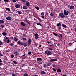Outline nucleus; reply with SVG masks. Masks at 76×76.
I'll list each match as a JSON object with an SVG mask.
<instances>
[{
  "label": "nucleus",
  "instance_id": "nucleus-30",
  "mask_svg": "<svg viewBox=\"0 0 76 76\" xmlns=\"http://www.w3.org/2000/svg\"><path fill=\"white\" fill-rule=\"evenodd\" d=\"M18 13L19 14H20V15H21V14H22V12L20 11H18Z\"/></svg>",
  "mask_w": 76,
  "mask_h": 76
},
{
  "label": "nucleus",
  "instance_id": "nucleus-47",
  "mask_svg": "<svg viewBox=\"0 0 76 76\" xmlns=\"http://www.w3.org/2000/svg\"><path fill=\"white\" fill-rule=\"evenodd\" d=\"M11 58H13V57H14V55H11Z\"/></svg>",
  "mask_w": 76,
  "mask_h": 76
},
{
  "label": "nucleus",
  "instance_id": "nucleus-45",
  "mask_svg": "<svg viewBox=\"0 0 76 76\" xmlns=\"http://www.w3.org/2000/svg\"><path fill=\"white\" fill-rule=\"evenodd\" d=\"M10 42V41H9V39H8L7 40V43L8 44Z\"/></svg>",
  "mask_w": 76,
  "mask_h": 76
},
{
  "label": "nucleus",
  "instance_id": "nucleus-62",
  "mask_svg": "<svg viewBox=\"0 0 76 76\" xmlns=\"http://www.w3.org/2000/svg\"><path fill=\"white\" fill-rule=\"evenodd\" d=\"M25 12H26V13H28V11L27 10H25Z\"/></svg>",
  "mask_w": 76,
  "mask_h": 76
},
{
  "label": "nucleus",
  "instance_id": "nucleus-3",
  "mask_svg": "<svg viewBox=\"0 0 76 76\" xmlns=\"http://www.w3.org/2000/svg\"><path fill=\"white\" fill-rule=\"evenodd\" d=\"M59 16H60L62 18H64L65 17V15H64V14L62 12H61L59 13Z\"/></svg>",
  "mask_w": 76,
  "mask_h": 76
},
{
  "label": "nucleus",
  "instance_id": "nucleus-7",
  "mask_svg": "<svg viewBox=\"0 0 76 76\" xmlns=\"http://www.w3.org/2000/svg\"><path fill=\"white\" fill-rule=\"evenodd\" d=\"M6 19L7 20H10L12 19V17L10 16H8L6 17Z\"/></svg>",
  "mask_w": 76,
  "mask_h": 76
},
{
  "label": "nucleus",
  "instance_id": "nucleus-8",
  "mask_svg": "<svg viewBox=\"0 0 76 76\" xmlns=\"http://www.w3.org/2000/svg\"><path fill=\"white\" fill-rule=\"evenodd\" d=\"M35 38V39H38V34L37 33H36L34 35Z\"/></svg>",
  "mask_w": 76,
  "mask_h": 76
},
{
  "label": "nucleus",
  "instance_id": "nucleus-53",
  "mask_svg": "<svg viewBox=\"0 0 76 76\" xmlns=\"http://www.w3.org/2000/svg\"><path fill=\"white\" fill-rule=\"evenodd\" d=\"M61 29V27H59L58 28V30H60Z\"/></svg>",
  "mask_w": 76,
  "mask_h": 76
},
{
  "label": "nucleus",
  "instance_id": "nucleus-20",
  "mask_svg": "<svg viewBox=\"0 0 76 76\" xmlns=\"http://www.w3.org/2000/svg\"><path fill=\"white\" fill-rule=\"evenodd\" d=\"M62 26L64 27V28H67V26H66L64 24H62Z\"/></svg>",
  "mask_w": 76,
  "mask_h": 76
},
{
  "label": "nucleus",
  "instance_id": "nucleus-39",
  "mask_svg": "<svg viewBox=\"0 0 76 76\" xmlns=\"http://www.w3.org/2000/svg\"><path fill=\"white\" fill-rule=\"evenodd\" d=\"M37 24L38 25H40V26H41V24L40 23H37Z\"/></svg>",
  "mask_w": 76,
  "mask_h": 76
},
{
  "label": "nucleus",
  "instance_id": "nucleus-56",
  "mask_svg": "<svg viewBox=\"0 0 76 76\" xmlns=\"http://www.w3.org/2000/svg\"><path fill=\"white\" fill-rule=\"evenodd\" d=\"M26 54H25V53L24 55H23L22 56V57H24V56H26Z\"/></svg>",
  "mask_w": 76,
  "mask_h": 76
},
{
  "label": "nucleus",
  "instance_id": "nucleus-35",
  "mask_svg": "<svg viewBox=\"0 0 76 76\" xmlns=\"http://www.w3.org/2000/svg\"><path fill=\"white\" fill-rule=\"evenodd\" d=\"M59 35H60L61 38H62L63 37V36H62V34H59Z\"/></svg>",
  "mask_w": 76,
  "mask_h": 76
},
{
  "label": "nucleus",
  "instance_id": "nucleus-38",
  "mask_svg": "<svg viewBox=\"0 0 76 76\" xmlns=\"http://www.w3.org/2000/svg\"><path fill=\"white\" fill-rule=\"evenodd\" d=\"M27 46V45L26 44V43H24V47H26Z\"/></svg>",
  "mask_w": 76,
  "mask_h": 76
},
{
  "label": "nucleus",
  "instance_id": "nucleus-63",
  "mask_svg": "<svg viewBox=\"0 0 76 76\" xmlns=\"http://www.w3.org/2000/svg\"><path fill=\"white\" fill-rule=\"evenodd\" d=\"M69 45H72V43H69Z\"/></svg>",
  "mask_w": 76,
  "mask_h": 76
},
{
  "label": "nucleus",
  "instance_id": "nucleus-5",
  "mask_svg": "<svg viewBox=\"0 0 76 76\" xmlns=\"http://www.w3.org/2000/svg\"><path fill=\"white\" fill-rule=\"evenodd\" d=\"M30 4V3L29 1H26V6H27V7H29Z\"/></svg>",
  "mask_w": 76,
  "mask_h": 76
},
{
  "label": "nucleus",
  "instance_id": "nucleus-52",
  "mask_svg": "<svg viewBox=\"0 0 76 76\" xmlns=\"http://www.w3.org/2000/svg\"><path fill=\"white\" fill-rule=\"evenodd\" d=\"M47 43H48V44H50V42H49L48 41H47Z\"/></svg>",
  "mask_w": 76,
  "mask_h": 76
},
{
  "label": "nucleus",
  "instance_id": "nucleus-21",
  "mask_svg": "<svg viewBox=\"0 0 76 76\" xmlns=\"http://www.w3.org/2000/svg\"><path fill=\"white\" fill-rule=\"evenodd\" d=\"M54 13L53 12H51L50 14V15L51 16H54Z\"/></svg>",
  "mask_w": 76,
  "mask_h": 76
},
{
  "label": "nucleus",
  "instance_id": "nucleus-10",
  "mask_svg": "<svg viewBox=\"0 0 76 76\" xmlns=\"http://www.w3.org/2000/svg\"><path fill=\"white\" fill-rule=\"evenodd\" d=\"M21 24L22 26H26V24L23 22H21Z\"/></svg>",
  "mask_w": 76,
  "mask_h": 76
},
{
  "label": "nucleus",
  "instance_id": "nucleus-15",
  "mask_svg": "<svg viewBox=\"0 0 76 76\" xmlns=\"http://www.w3.org/2000/svg\"><path fill=\"white\" fill-rule=\"evenodd\" d=\"M23 9H28V7L26 6H24L23 7Z\"/></svg>",
  "mask_w": 76,
  "mask_h": 76
},
{
  "label": "nucleus",
  "instance_id": "nucleus-60",
  "mask_svg": "<svg viewBox=\"0 0 76 76\" xmlns=\"http://www.w3.org/2000/svg\"><path fill=\"white\" fill-rule=\"evenodd\" d=\"M46 14V15H47V16H48V12H47Z\"/></svg>",
  "mask_w": 76,
  "mask_h": 76
},
{
  "label": "nucleus",
  "instance_id": "nucleus-28",
  "mask_svg": "<svg viewBox=\"0 0 76 76\" xmlns=\"http://www.w3.org/2000/svg\"><path fill=\"white\" fill-rule=\"evenodd\" d=\"M3 44V42L0 40V45H2Z\"/></svg>",
  "mask_w": 76,
  "mask_h": 76
},
{
  "label": "nucleus",
  "instance_id": "nucleus-4",
  "mask_svg": "<svg viewBox=\"0 0 76 76\" xmlns=\"http://www.w3.org/2000/svg\"><path fill=\"white\" fill-rule=\"evenodd\" d=\"M17 44H20V45H24V44L23 43V42H20V41H18L17 42Z\"/></svg>",
  "mask_w": 76,
  "mask_h": 76
},
{
  "label": "nucleus",
  "instance_id": "nucleus-58",
  "mask_svg": "<svg viewBox=\"0 0 76 76\" xmlns=\"http://www.w3.org/2000/svg\"><path fill=\"white\" fill-rule=\"evenodd\" d=\"M28 24V25H30V23L29 22H28L27 23Z\"/></svg>",
  "mask_w": 76,
  "mask_h": 76
},
{
  "label": "nucleus",
  "instance_id": "nucleus-32",
  "mask_svg": "<svg viewBox=\"0 0 76 76\" xmlns=\"http://www.w3.org/2000/svg\"><path fill=\"white\" fill-rule=\"evenodd\" d=\"M6 9L7 10H8V11H10V9H9V8H6Z\"/></svg>",
  "mask_w": 76,
  "mask_h": 76
},
{
  "label": "nucleus",
  "instance_id": "nucleus-11",
  "mask_svg": "<svg viewBox=\"0 0 76 76\" xmlns=\"http://www.w3.org/2000/svg\"><path fill=\"white\" fill-rule=\"evenodd\" d=\"M37 60L38 61H42V59L40 58H37Z\"/></svg>",
  "mask_w": 76,
  "mask_h": 76
},
{
  "label": "nucleus",
  "instance_id": "nucleus-50",
  "mask_svg": "<svg viewBox=\"0 0 76 76\" xmlns=\"http://www.w3.org/2000/svg\"><path fill=\"white\" fill-rule=\"evenodd\" d=\"M3 54L0 53V56H3Z\"/></svg>",
  "mask_w": 76,
  "mask_h": 76
},
{
  "label": "nucleus",
  "instance_id": "nucleus-43",
  "mask_svg": "<svg viewBox=\"0 0 76 76\" xmlns=\"http://www.w3.org/2000/svg\"><path fill=\"white\" fill-rule=\"evenodd\" d=\"M41 18H42L43 19H44V18H45V16H44V15H42Z\"/></svg>",
  "mask_w": 76,
  "mask_h": 76
},
{
  "label": "nucleus",
  "instance_id": "nucleus-1",
  "mask_svg": "<svg viewBox=\"0 0 76 76\" xmlns=\"http://www.w3.org/2000/svg\"><path fill=\"white\" fill-rule=\"evenodd\" d=\"M45 53L47 55H51L52 53L50 50H46L45 52Z\"/></svg>",
  "mask_w": 76,
  "mask_h": 76
},
{
  "label": "nucleus",
  "instance_id": "nucleus-23",
  "mask_svg": "<svg viewBox=\"0 0 76 76\" xmlns=\"http://www.w3.org/2000/svg\"><path fill=\"white\" fill-rule=\"evenodd\" d=\"M35 7L37 10H39V7L35 6Z\"/></svg>",
  "mask_w": 76,
  "mask_h": 76
},
{
  "label": "nucleus",
  "instance_id": "nucleus-18",
  "mask_svg": "<svg viewBox=\"0 0 76 76\" xmlns=\"http://www.w3.org/2000/svg\"><path fill=\"white\" fill-rule=\"evenodd\" d=\"M14 41H17L18 40V39L17 37H15L14 38Z\"/></svg>",
  "mask_w": 76,
  "mask_h": 76
},
{
  "label": "nucleus",
  "instance_id": "nucleus-29",
  "mask_svg": "<svg viewBox=\"0 0 76 76\" xmlns=\"http://www.w3.org/2000/svg\"><path fill=\"white\" fill-rule=\"evenodd\" d=\"M41 16H43V15H44V12L41 13Z\"/></svg>",
  "mask_w": 76,
  "mask_h": 76
},
{
  "label": "nucleus",
  "instance_id": "nucleus-27",
  "mask_svg": "<svg viewBox=\"0 0 76 76\" xmlns=\"http://www.w3.org/2000/svg\"><path fill=\"white\" fill-rule=\"evenodd\" d=\"M53 35H55V36H56V37H57V36H58L57 34H56V33H53Z\"/></svg>",
  "mask_w": 76,
  "mask_h": 76
},
{
  "label": "nucleus",
  "instance_id": "nucleus-61",
  "mask_svg": "<svg viewBox=\"0 0 76 76\" xmlns=\"http://www.w3.org/2000/svg\"><path fill=\"white\" fill-rule=\"evenodd\" d=\"M6 39H9L8 38H7V37H6Z\"/></svg>",
  "mask_w": 76,
  "mask_h": 76
},
{
  "label": "nucleus",
  "instance_id": "nucleus-6",
  "mask_svg": "<svg viewBox=\"0 0 76 76\" xmlns=\"http://www.w3.org/2000/svg\"><path fill=\"white\" fill-rule=\"evenodd\" d=\"M15 7L16 8H19V7H20V5L19 4H17L15 5Z\"/></svg>",
  "mask_w": 76,
  "mask_h": 76
},
{
  "label": "nucleus",
  "instance_id": "nucleus-40",
  "mask_svg": "<svg viewBox=\"0 0 76 76\" xmlns=\"http://www.w3.org/2000/svg\"><path fill=\"white\" fill-rule=\"evenodd\" d=\"M47 64L48 66H50V65H51V64L50 63H48Z\"/></svg>",
  "mask_w": 76,
  "mask_h": 76
},
{
  "label": "nucleus",
  "instance_id": "nucleus-26",
  "mask_svg": "<svg viewBox=\"0 0 76 76\" xmlns=\"http://www.w3.org/2000/svg\"><path fill=\"white\" fill-rule=\"evenodd\" d=\"M21 1L23 2V3H25L26 2V0H20Z\"/></svg>",
  "mask_w": 76,
  "mask_h": 76
},
{
  "label": "nucleus",
  "instance_id": "nucleus-33",
  "mask_svg": "<svg viewBox=\"0 0 76 76\" xmlns=\"http://www.w3.org/2000/svg\"><path fill=\"white\" fill-rule=\"evenodd\" d=\"M28 55H31L32 54V53L31 52H29L28 53Z\"/></svg>",
  "mask_w": 76,
  "mask_h": 76
},
{
  "label": "nucleus",
  "instance_id": "nucleus-12",
  "mask_svg": "<svg viewBox=\"0 0 76 76\" xmlns=\"http://www.w3.org/2000/svg\"><path fill=\"white\" fill-rule=\"evenodd\" d=\"M69 8L70 9H74L75 7L73 5H71L69 7Z\"/></svg>",
  "mask_w": 76,
  "mask_h": 76
},
{
  "label": "nucleus",
  "instance_id": "nucleus-59",
  "mask_svg": "<svg viewBox=\"0 0 76 76\" xmlns=\"http://www.w3.org/2000/svg\"><path fill=\"white\" fill-rule=\"evenodd\" d=\"M60 43H58L57 45H58V46H59V45H60Z\"/></svg>",
  "mask_w": 76,
  "mask_h": 76
},
{
  "label": "nucleus",
  "instance_id": "nucleus-24",
  "mask_svg": "<svg viewBox=\"0 0 76 76\" xmlns=\"http://www.w3.org/2000/svg\"><path fill=\"white\" fill-rule=\"evenodd\" d=\"M14 54L15 55H18V54H19V53L15 52L14 53Z\"/></svg>",
  "mask_w": 76,
  "mask_h": 76
},
{
  "label": "nucleus",
  "instance_id": "nucleus-34",
  "mask_svg": "<svg viewBox=\"0 0 76 76\" xmlns=\"http://www.w3.org/2000/svg\"><path fill=\"white\" fill-rule=\"evenodd\" d=\"M12 76H16V74L14 73H12Z\"/></svg>",
  "mask_w": 76,
  "mask_h": 76
},
{
  "label": "nucleus",
  "instance_id": "nucleus-9",
  "mask_svg": "<svg viewBox=\"0 0 76 76\" xmlns=\"http://www.w3.org/2000/svg\"><path fill=\"white\" fill-rule=\"evenodd\" d=\"M28 45H31V39H29L28 42Z\"/></svg>",
  "mask_w": 76,
  "mask_h": 76
},
{
  "label": "nucleus",
  "instance_id": "nucleus-48",
  "mask_svg": "<svg viewBox=\"0 0 76 76\" xmlns=\"http://www.w3.org/2000/svg\"><path fill=\"white\" fill-rule=\"evenodd\" d=\"M12 2H13V3H15V2H16V0H14Z\"/></svg>",
  "mask_w": 76,
  "mask_h": 76
},
{
  "label": "nucleus",
  "instance_id": "nucleus-14",
  "mask_svg": "<svg viewBox=\"0 0 76 76\" xmlns=\"http://www.w3.org/2000/svg\"><path fill=\"white\" fill-rule=\"evenodd\" d=\"M57 59H51L50 60V61L51 62H53V61H57Z\"/></svg>",
  "mask_w": 76,
  "mask_h": 76
},
{
  "label": "nucleus",
  "instance_id": "nucleus-19",
  "mask_svg": "<svg viewBox=\"0 0 76 76\" xmlns=\"http://www.w3.org/2000/svg\"><path fill=\"white\" fill-rule=\"evenodd\" d=\"M41 74H42V75H44V74H45V73H45V72L44 71H41Z\"/></svg>",
  "mask_w": 76,
  "mask_h": 76
},
{
  "label": "nucleus",
  "instance_id": "nucleus-2",
  "mask_svg": "<svg viewBox=\"0 0 76 76\" xmlns=\"http://www.w3.org/2000/svg\"><path fill=\"white\" fill-rule=\"evenodd\" d=\"M64 15L65 16H67L69 15V13H70V12H68L67 11H66V10H64Z\"/></svg>",
  "mask_w": 76,
  "mask_h": 76
},
{
  "label": "nucleus",
  "instance_id": "nucleus-13",
  "mask_svg": "<svg viewBox=\"0 0 76 76\" xmlns=\"http://www.w3.org/2000/svg\"><path fill=\"white\" fill-rule=\"evenodd\" d=\"M61 72V69H58L57 70V72L58 73H60Z\"/></svg>",
  "mask_w": 76,
  "mask_h": 76
},
{
  "label": "nucleus",
  "instance_id": "nucleus-44",
  "mask_svg": "<svg viewBox=\"0 0 76 76\" xmlns=\"http://www.w3.org/2000/svg\"><path fill=\"white\" fill-rule=\"evenodd\" d=\"M57 26H60V23H59L57 24Z\"/></svg>",
  "mask_w": 76,
  "mask_h": 76
},
{
  "label": "nucleus",
  "instance_id": "nucleus-36",
  "mask_svg": "<svg viewBox=\"0 0 76 76\" xmlns=\"http://www.w3.org/2000/svg\"><path fill=\"white\" fill-rule=\"evenodd\" d=\"M10 46H13L14 45V44H13V43H10Z\"/></svg>",
  "mask_w": 76,
  "mask_h": 76
},
{
  "label": "nucleus",
  "instance_id": "nucleus-57",
  "mask_svg": "<svg viewBox=\"0 0 76 76\" xmlns=\"http://www.w3.org/2000/svg\"><path fill=\"white\" fill-rule=\"evenodd\" d=\"M0 63H2V61H1V59H0Z\"/></svg>",
  "mask_w": 76,
  "mask_h": 76
},
{
  "label": "nucleus",
  "instance_id": "nucleus-64",
  "mask_svg": "<svg viewBox=\"0 0 76 76\" xmlns=\"http://www.w3.org/2000/svg\"><path fill=\"white\" fill-rule=\"evenodd\" d=\"M34 76H38V75H34Z\"/></svg>",
  "mask_w": 76,
  "mask_h": 76
},
{
  "label": "nucleus",
  "instance_id": "nucleus-55",
  "mask_svg": "<svg viewBox=\"0 0 76 76\" xmlns=\"http://www.w3.org/2000/svg\"><path fill=\"white\" fill-rule=\"evenodd\" d=\"M38 20H39L40 21H41V19H40V18H38Z\"/></svg>",
  "mask_w": 76,
  "mask_h": 76
},
{
  "label": "nucleus",
  "instance_id": "nucleus-49",
  "mask_svg": "<svg viewBox=\"0 0 76 76\" xmlns=\"http://www.w3.org/2000/svg\"><path fill=\"white\" fill-rule=\"evenodd\" d=\"M48 50H49L50 51H52L53 50V49L51 48H49Z\"/></svg>",
  "mask_w": 76,
  "mask_h": 76
},
{
  "label": "nucleus",
  "instance_id": "nucleus-16",
  "mask_svg": "<svg viewBox=\"0 0 76 76\" xmlns=\"http://www.w3.org/2000/svg\"><path fill=\"white\" fill-rule=\"evenodd\" d=\"M2 34L3 36H6V35H7V33L5 32L2 33Z\"/></svg>",
  "mask_w": 76,
  "mask_h": 76
},
{
  "label": "nucleus",
  "instance_id": "nucleus-25",
  "mask_svg": "<svg viewBox=\"0 0 76 76\" xmlns=\"http://www.w3.org/2000/svg\"><path fill=\"white\" fill-rule=\"evenodd\" d=\"M23 76H28V73H25L24 74Z\"/></svg>",
  "mask_w": 76,
  "mask_h": 76
},
{
  "label": "nucleus",
  "instance_id": "nucleus-42",
  "mask_svg": "<svg viewBox=\"0 0 76 76\" xmlns=\"http://www.w3.org/2000/svg\"><path fill=\"white\" fill-rule=\"evenodd\" d=\"M52 69L55 72H56V71H57V70H56V69L54 68H53Z\"/></svg>",
  "mask_w": 76,
  "mask_h": 76
},
{
  "label": "nucleus",
  "instance_id": "nucleus-37",
  "mask_svg": "<svg viewBox=\"0 0 76 76\" xmlns=\"http://www.w3.org/2000/svg\"><path fill=\"white\" fill-rule=\"evenodd\" d=\"M1 28H4V25H2L0 26Z\"/></svg>",
  "mask_w": 76,
  "mask_h": 76
},
{
  "label": "nucleus",
  "instance_id": "nucleus-46",
  "mask_svg": "<svg viewBox=\"0 0 76 76\" xmlns=\"http://www.w3.org/2000/svg\"><path fill=\"white\" fill-rule=\"evenodd\" d=\"M4 1L5 2H8L9 0H4Z\"/></svg>",
  "mask_w": 76,
  "mask_h": 76
},
{
  "label": "nucleus",
  "instance_id": "nucleus-31",
  "mask_svg": "<svg viewBox=\"0 0 76 76\" xmlns=\"http://www.w3.org/2000/svg\"><path fill=\"white\" fill-rule=\"evenodd\" d=\"M13 63H14V64H17V62L16 61H13Z\"/></svg>",
  "mask_w": 76,
  "mask_h": 76
},
{
  "label": "nucleus",
  "instance_id": "nucleus-41",
  "mask_svg": "<svg viewBox=\"0 0 76 76\" xmlns=\"http://www.w3.org/2000/svg\"><path fill=\"white\" fill-rule=\"evenodd\" d=\"M22 39L23 41H26V38H23Z\"/></svg>",
  "mask_w": 76,
  "mask_h": 76
},
{
  "label": "nucleus",
  "instance_id": "nucleus-51",
  "mask_svg": "<svg viewBox=\"0 0 76 76\" xmlns=\"http://www.w3.org/2000/svg\"><path fill=\"white\" fill-rule=\"evenodd\" d=\"M53 66L54 67H56V65H55V64L53 65Z\"/></svg>",
  "mask_w": 76,
  "mask_h": 76
},
{
  "label": "nucleus",
  "instance_id": "nucleus-17",
  "mask_svg": "<svg viewBox=\"0 0 76 76\" xmlns=\"http://www.w3.org/2000/svg\"><path fill=\"white\" fill-rule=\"evenodd\" d=\"M4 21L3 20H0V23H4Z\"/></svg>",
  "mask_w": 76,
  "mask_h": 76
},
{
  "label": "nucleus",
  "instance_id": "nucleus-22",
  "mask_svg": "<svg viewBox=\"0 0 76 76\" xmlns=\"http://www.w3.org/2000/svg\"><path fill=\"white\" fill-rule=\"evenodd\" d=\"M43 67L44 68H46L47 67V64H43Z\"/></svg>",
  "mask_w": 76,
  "mask_h": 76
},
{
  "label": "nucleus",
  "instance_id": "nucleus-54",
  "mask_svg": "<svg viewBox=\"0 0 76 76\" xmlns=\"http://www.w3.org/2000/svg\"><path fill=\"white\" fill-rule=\"evenodd\" d=\"M23 37H25V36H26V34H23Z\"/></svg>",
  "mask_w": 76,
  "mask_h": 76
}]
</instances>
